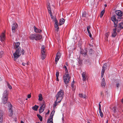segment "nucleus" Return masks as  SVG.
<instances>
[{
  "label": "nucleus",
  "mask_w": 123,
  "mask_h": 123,
  "mask_svg": "<svg viewBox=\"0 0 123 123\" xmlns=\"http://www.w3.org/2000/svg\"><path fill=\"white\" fill-rule=\"evenodd\" d=\"M115 13L117 15H114L111 17V20L114 23L115 27H117L118 22L121 20L123 15V12L119 10L116 11Z\"/></svg>",
  "instance_id": "obj_1"
},
{
  "label": "nucleus",
  "mask_w": 123,
  "mask_h": 123,
  "mask_svg": "<svg viewBox=\"0 0 123 123\" xmlns=\"http://www.w3.org/2000/svg\"><path fill=\"white\" fill-rule=\"evenodd\" d=\"M63 95L64 92L63 90H60L55 96L57 100H59L60 101H61L63 98Z\"/></svg>",
  "instance_id": "obj_2"
},
{
  "label": "nucleus",
  "mask_w": 123,
  "mask_h": 123,
  "mask_svg": "<svg viewBox=\"0 0 123 123\" xmlns=\"http://www.w3.org/2000/svg\"><path fill=\"white\" fill-rule=\"evenodd\" d=\"M42 38V36L40 35L34 34L31 35L30 37V39L31 40H37L41 39Z\"/></svg>",
  "instance_id": "obj_3"
},
{
  "label": "nucleus",
  "mask_w": 123,
  "mask_h": 123,
  "mask_svg": "<svg viewBox=\"0 0 123 123\" xmlns=\"http://www.w3.org/2000/svg\"><path fill=\"white\" fill-rule=\"evenodd\" d=\"M21 51L20 48H18L17 49L13 54V56L14 57V60H15L18 58L21 55L20 52Z\"/></svg>",
  "instance_id": "obj_4"
},
{
  "label": "nucleus",
  "mask_w": 123,
  "mask_h": 123,
  "mask_svg": "<svg viewBox=\"0 0 123 123\" xmlns=\"http://www.w3.org/2000/svg\"><path fill=\"white\" fill-rule=\"evenodd\" d=\"M45 51L46 50L45 49L44 46L43 45L41 48V58L43 60L45 59L46 57Z\"/></svg>",
  "instance_id": "obj_5"
},
{
  "label": "nucleus",
  "mask_w": 123,
  "mask_h": 123,
  "mask_svg": "<svg viewBox=\"0 0 123 123\" xmlns=\"http://www.w3.org/2000/svg\"><path fill=\"white\" fill-rule=\"evenodd\" d=\"M8 104L9 105L8 107H9V110L8 115L9 116L11 117L12 115L13 112V111L12 109V105L10 103H8Z\"/></svg>",
  "instance_id": "obj_6"
},
{
  "label": "nucleus",
  "mask_w": 123,
  "mask_h": 123,
  "mask_svg": "<svg viewBox=\"0 0 123 123\" xmlns=\"http://www.w3.org/2000/svg\"><path fill=\"white\" fill-rule=\"evenodd\" d=\"M18 26V25L16 23H15L12 25V30L13 33L15 32V30L17 28Z\"/></svg>",
  "instance_id": "obj_7"
},
{
  "label": "nucleus",
  "mask_w": 123,
  "mask_h": 123,
  "mask_svg": "<svg viewBox=\"0 0 123 123\" xmlns=\"http://www.w3.org/2000/svg\"><path fill=\"white\" fill-rule=\"evenodd\" d=\"M61 56V54L60 52H58L56 54L55 59L56 64H57L58 61L60 58Z\"/></svg>",
  "instance_id": "obj_8"
},
{
  "label": "nucleus",
  "mask_w": 123,
  "mask_h": 123,
  "mask_svg": "<svg viewBox=\"0 0 123 123\" xmlns=\"http://www.w3.org/2000/svg\"><path fill=\"white\" fill-rule=\"evenodd\" d=\"M5 40V32H3L0 36V40L3 43Z\"/></svg>",
  "instance_id": "obj_9"
},
{
  "label": "nucleus",
  "mask_w": 123,
  "mask_h": 123,
  "mask_svg": "<svg viewBox=\"0 0 123 123\" xmlns=\"http://www.w3.org/2000/svg\"><path fill=\"white\" fill-rule=\"evenodd\" d=\"M87 50L86 49L84 50H80V53L81 54H82L84 56H85L87 55Z\"/></svg>",
  "instance_id": "obj_10"
},
{
  "label": "nucleus",
  "mask_w": 123,
  "mask_h": 123,
  "mask_svg": "<svg viewBox=\"0 0 123 123\" xmlns=\"http://www.w3.org/2000/svg\"><path fill=\"white\" fill-rule=\"evenodd\" d=\"M116 27H115L113 30V32L112 33L111 36L112 37H115L117 35V33L116 32L117 29L116 28Z\"/></svg>",
  "instance_id": "obj_11"
},
{
  "label": "nucleus",
  "mask_w": 123,
  "mask_h": 123,
  "mask_svg": "<svg viewBox=\"0 0 123 123\" xmlns=\"http://www.w3.org/2000/svg\"><path fill=\"white\" fill-rule=\"evenodd\" d=\"M81 75L83 78V80L84 81H85L86 80V78L87 77L86 73L85 72H83Z\"/></svg>",
  "instance_id": "obj_12"
},
{
  "label": "nucleus",
  "mask_w": 123,
  "mask_h": 123,
  "mask_svg": "<svg viewBox=\"0 0 123 123\" xmlns=\"http://www.w3.org/2000/svg\"><path fill=\"white\" fill-rule=\"evenodd\" d=\"M34 31L36 33H40L42 32V30L40 29L37 28L35 26H34Z\"/></svg>",
  "instance_id": "obj_13"
},
{
  "label": "nucleus",
  "mask_w": 123,
  "mask_h": 123,
  "mask_svg": "<svg viewBox=\"0 0 123 123\" xmlns=\"http://www.w3.org/2000/svg\"><path fill=\"white\" fill-rule=\"evenodd\" d=\"M106 66H105L104 65V66L102 68V69L101 72V78H102L104 76V74L105 73V68L106 67Z\"/></svg>",
  "instance_id": "obj_14"
},
{
  "label": "nucleus",
  "mask_w": 123,
  "mask_h": 123,
  "mask_svg": "<svg viewBox=\"0 0 123 123\" xmlns=\"http://www.w3.org/2000/svg\"><path fill=\"white\" fill-rule=\"evenodd\" d=\"M8 94V91L7 90H5L3 94V97H4L5 98H7Z\"/></svg>",
  "instance_id": "obj_15"
},
{
  "label": "nucleus",
  "mask_w": 123,
  "mask_h": 123,
  "mask_svg": "<svg viewBox=\"0 0 123 123\" xmlns=\"http://www.w3.org/2000/svg\"><path fill=\"white\" fill-rule=\"evenodd\" d=\"M101 85V86L103 87H105V79L104 78H103L102 80Z\"/></svg>",
  "instance_id": "obj_16"
},
{
  "label": "nucleus",
  "mask_w": 123,
  "mask_h": 123,
  "mask_svg": "<svg viewBox=\"0 0 123 123\" xmlns=\"http://www.w3.org/2000/svg\"><path fill=\"white\" fill-rule=\"evenodd\" d=\"M63 79L64 82L66 85V86L67 87L68 85V84L69 81L70 79H68L65 78H63Z\"/></svg>",
  "instance_id": "obj_17"
},
{
  "label": "nucleus",
  "mask_w": 123,
  "mask_h": 123,
  "mask_svg": "<svg viewBox=\"0 0 123 123\" xmlns=\"http://www.w3.org/2000/svg\"><path fill=\"white\" fill-rule=\"evenodd\" d=\"M3 113L2 111L0 110V123L3 122Z\"/></svg>",
  "instance_id": "obj_18"
},
{
  "label": "nucleus",
  "mask_w": 123,
  "mask_h": 123,
  "mask_svg": "<svg viewBox=\"0 0 123 123\" xmlns=\"http://www.w3.org/2000/svg\"><path fill=\"white\" fill-rule=\"evenodd\" d=\"M61 101H60L59 100H56L54 102V104L53 105V107L54 108L56 107V106L58 105V104L61 102Z\"/></svg>",
  "instance_id": "obj_19"
},
{
  "label": "nucleus",
  "mask_w": 123,
  "mask_h": 123,
  "mask_svg": "<svg viewBox=\"0 0 123 123\" xmlns=\"http://www.w3.org/2000/svg\"><path fill=\"white\" fill-rule=\"evenodd\" d=\"M63 78H65L68 79H70V77L69 74L65 73L63 75Z\"/></svg>",
  "instance_id": "obj_20"
},
{
  "label": "nucleus",
  "mask_w": 123,
  "mask_h": 123,
  "mask_svg": "<svg viewBox=\"0 0 123 123\" xmlns=\"http://www.w3.org/2000/svg\"><path fill=\"white\" fill-rule=\"evenodd\" d=\"M65 21V20L64 19L62 18L60 19L59 22V24L60 25H61L63 24L64 23Z\"/></svg>",
  "instance_id": "obj_21"
},
{
  "label": "nucleus",
  "mask_w": 123,
  "mask_h": 123,
  "mask_svg": "<svg viewBox=\"0 0 123 123\" xmlns=\"http://www.w3.org/2000/svg\"><path fill=\"white\" fill-rule=\"evenodd\" d=\"M7 98H5L3 97L2 99V102L4 104L6 103L7 102Z\"/></svg>",
  "instance_id": "obj_22"
},
{
  "label": "nucleus",
  "mask_w": 123,
  "mask_h": 123,
  "mask_svg": "<svg viewBox=\"0 0 123 123\" xmlns=\"http://www.w3.org/2000/svg\"><path fill=\"white\" fill-rule=\"evenodd\" d=\"M79 96L80 97L82 98L86 99L87 98V96H86V95L84 94H79Z\"/></svg>",
  "instance_id": "obj_23"
},
{
  "label": "nucleus",
  "mask_w": 123,
  "mask_h": 123,
  "mask_svg": "<svg viewBox=\"0 0 123 123\" xmlns=\"http://www.w3.org/2000/svg\"><path fill=\"white\" fill-rule=\"evenodd\" d=\"M14 47L15 48H18H18H20L19 47V45H20V43L19 42H17L16 43H14Z\"/></svg>",
  "instance_id": "obj_24"
},
{
  "label": "nucleus",
  "mask_w": 123,
  "mask_h": 123,
  "mask_svg": "<svg viewBox=\"0 0 123 123\" xmlns=\"http://www.w3.org/2000/svg\"><path fill=\"white\" fill-rule=\"evenodd\" d=\"M50 14V15L53 21H54V22L55 21H56L57 20L56 18V16H53L51 13Z\"/></svg>",
  "instance_id": "obj_25"
},
{
  "label": "nucleus",
  "mask_w": 123,
  "mask_h": 123,
  "mask_svg": "<svg viewBox=\"0 0 123 123\" xmlns=\"http://www.w3.org/2000/svg\"><path fill=\"white\" fill-rule=\"evenodd\" d=\"M55 22V28H56L58 29H59L58 27V21L57 20L54 22Z\"/></svg>",
  "instance_id": "obj_26"
},
{
  "label": "nucleus",
  "mask_w": 123,
  "mask_h": 123,
  "mask_svg": "<svg viewBox=\"0 0 123 123\" xmlns=\"http://www.w3.org/2000/svg\"><path fill=\"white\" fill-rule=\"evenodd\" d=\"M118 27L120 29H123V22L120 23L118 26Z\"/></svg>",
  "instance_id": "obj_27"
},
{
  "label": "nucleus",
  "mask_w": 123,
  "mask_h": 123,
  "mask_svg": "<svg viewBox=\"0 0 123 123\" xmlns=\"http://www.w3.org/2000/svg\"><path fill=\"white\" fill-rule=\"evenodd\" d=\"M38 100L39 101H41L42 100L43 98L42 97V95L41 94H40L38 95Z\"/></svg>",
  "instance_id": "obj_28"
},
{
  "label": "nucleus",
  "mask_w": 123,
  "mask_h": 123,
  "mask_svg": "<svg viewBox=\"0 0 123 123\" xmlns=\"http://www.w3.org/2000/svg\"><path fill=\"white\" fill-rule=\"evenodd\" d=\"M45 107V102H44L42 103L41 104V105L40 106V109H41V108L44 109Z\"/></svg>",
  "instance_id": "obj_29"
},
{
  "label": "nucleus",
  "mask_w": 123,
  "mask_h": 123,
  "mask_svg": "<svg viewBox=\"0 0 123 123\" xmlns=\"http://www.w3.org/2000/svg\"><path fill=\"white\" fill-rule=\"evenodd\" d=\"M39 107V106L36 105H35L34 106H33L32 109L36 111Z\"/></svg>",
  "instance_id": "obj_30"
},
{
  "label": "nucleus",
  "mask_w": 123,
  "mask_h": 123,
  "mask_svg": "<svg viewBox=\"0 0 123 123\" xmlns=\"http://www.w3.org/2000/svg\"><path fill=\"white\" fill-rule=\"evenodd\" d=\"M47 8L48 12L49 13V14H50L51 13H52L51 7L49 5H48V6Z\"/></svg>",
  "instance_id": "obj_31"
},
{
  "label": "nucleus",
  "mask_w": 123,
  "mask_h": 123,
  "mask_svg": "<svg viewBox=\"0 0 123 123\" xmlns=\"http://www.w3.org/2000/svg\"><path fill=\"white\" fill-rule=\"evenodd\" d=\"M105 11L104 10H103L101 11L100 14V17L101 18L103 16L105 13Z\"/></svg>",
  "instance_id": "obj_32"
},
{
  "label": "nucleus",
  "mask_w": 123,
  "mask_h": 123,
  "mask_svg": "<svg viewBox=\"0 0 123 123\" xmlns=\"http://www.w3.org/2000/svg\"><path fill=\"white\" fill-rule=\"evenodd\" d=\"M99 111L100 116L101 117H103L104 115L103 113L101 111V110H99Z\"/></svg>",
  "instance_id": "obj_33"
},
{
  "label": "nucleus",
  "mask_w": 123,
  "mask_h": 123,
  "mask_svg": "<svg viewBox=\"0 0 123 123\" xmlns=\"http://www.w3.org/2000/svg\"><path fill=\"white\" fill-rule=\"evenodd\" d=\"M37 116L39 119L40 121H42L43 120L42 117L39 114H38L37 115Z\"/></svg>",
  "instance_id": "obj_34"
},
{
  "label": "nucleus",
  "mask_w": 123,
  "mask_h": 123,
  "mask_svg": "<svg viewBox=\"0 0 123 123\" xmlns=\"http://www.w3.org/2000/svg\"><path fill=\"white\" fill-rule=\"evenodd\" d=\"M109 35V32H108L106 33L105 34V37L106 39H107L108 38Z\"/></svg>",
  "instance_id": "obj_35"
},
{
  "label": "nucleus",
  "mask_w": 123,
  "mask_h": 123,
  "mask_svg": "<svg viewBox=\"0 0 123 123\" xmlns=\"http://www.w3.org/2000/svg\"><path fill=\"white\" fill-rule=\"evenodd\" d=\"M7 86L8 87V88L10 89H12V86L9 84V83L8 82H7Z\"/></svg>",
  "instance_id": "obj_36"
},
{
  "label": "nucleus",
  "mask_w": 123,
  "mask_h": 123,
  "mask_svg": "<svg viewBox=\"0 0 123 123\" xmlns=\"http://www.w3.org/2000/svg\"><path fill=\"white\" fill-rule=\"evenodd\" d=\"M91 26L90 25H88L87 27V30L88 32H90L89 30L90 29Z\"/></svg>",
  "instance_id": "obj_37"
},
{
  "label": "nucleus",
  "mask_w": 123,
  "mask_h": 123,
  "mask_svg": "<svg viewBox=\"0 0 123 123\" xmlns=\"http://www.w3.org/2000/svg\"><path fill=\"white\" fill-rule=\"evenodd\" d=\"M4 53L3 51H1L0 52V58H1L3 55H4Z\"/></svg>",
  "instance_id": "obj_38"
},
{
  "label": "nucleus",
  "mask_w": 123,
  "mask_h": 123,
  "mask_svg": "<svg viewBox=\"0 0 123 123\" xmlns=\"http://www.w3.org/2000/svg\"><path fill=\"white\" fill-rule=\"evenodd\" d=\"M44 108H41L40 109V108L39 110V111L40 113H41L43 112L44 110Z\"/></svg>",
  "instance_id": "obj_39"
},
{
  "label": "nucleus",
  "mask_w": 123,
  "mask_h": 123,
  "mask_svg": "<svg viewBox=\"0 0 123 123\" xmlns=\"http://www.w3.org/2000/svg\"><path fill=\"white\" fill-rule=\"evenodd\" d=\"M86 12H84L82 13V16L83 17H86Z\"/></svg>",
  "instance_id": "obj_40"
},
{
  "label": "nucleus",
  "mask_w": 123,
  "mask_h": 123,
  "mask_svg": "<svg viewBox=\"0 0 123 123\" xmlns=\"http://www.w3.org/2000/svg\"><path fill=\"white\" fill-rule=\"evenodd\" d=\"M54 112H55V111H54L53 113L52 114V115H51L50 116L49 118V120H52V118L53 117V116L54 115Z\"/></svg>",
  "instance_id": "obj_41"
},
{
  "label": "nucleus",
  "mask_w": 123,
  "mask_h": 123,
  "mask_svg": "<svg viewBox=\"0 0 123 123\" xmlns=\"http://www.w3.org/2000/svg\"><path fill=\"white\" fill-rule=\"evenodd\" d=\"M93 50L92 49H90L89 53L90 54H93Z\"/></svg>",
  "instance_id": "obj_42"
},
{
  "label": "nucleus",
  "mask_w": 123,
  "mask_h": 123,
  "mask_svg": "<svg viewBox=\"0 0 123 123\" xmlns=\"http://www.w3.org/2000/svg\"><path fill=\"white\" fill-rule=\"evenodd\" d=\"M74 80L72 82L71 84V86L73 88L74 87Z\"/></svg>",
  "instance_id": "obj_43"
},
{
  "label": "nucleus",
  "mask_w": 123,
  "mask_h": 123,
  "mask_svg": "<svg viewBox=\"0 0 123 123\" xmlns=\"http://www.w3.org/2000/svg\"><path fill=\"white\" fill-rule=\"evenodd\" d=\"M56 77H59V72H56Z\"/></svg>",
  "instance_id": "obj_44"
},
{
  "label": "nucleus",
  "mask_w": 123,
  "mask_h": 123,
  "mask_svg": "<svg viewBox=\"0 0 123 123\" xmlns=\"http://www.w3.org/2000/svg\"><path fill=\"white\" fill-rule=\"evenodd\" d=\"M49 119H48V123H53V121L52 120H50Z\"/></svg>",
  "instance_id": "obj_45"
},
{
  "label": "nucleus",
  "mask_w": 123,
  "mask_h": 123,
  "mask_svg": "<svg viewBox=\"0 0 123 123\" xmlns=\"http://www.w3.org/2000/svg\"><path fill=\"white\" fill-rule=\"evenodd\" d=\"M101 102H100L99 103V110H101V105L100 104V103H101Z\"/></svg>",
  "instance_id": "obj_46"
},
{
  "label": "nucleus",
  "mask_w": 123,
  "mask_h": 123,
  "mask_svg": "<svg viewBox=\"0 0 123 123\" xmlns=\"http://www.w3.org/2000/svg\"><path fill=\"white\" fill-rule=\"evenodd\" d=\"M89 34V37L90 38L92 37V35L91 34V33L90 32H88Z\"/></svg>",
  "instance_id": "obj_47"
},
{
  "label": "nucleus",
  "mask_w": 123,
  "mask_h": 123,
  "mask_svg": "<svg viewBox=\"0 0 123 123\" xmlns=\"http://www.w3.org/2000/svg\"><path fill=\"white\" fill-rule=\"evenodd\" d=\"M65 71L66 72L65 73L69 74L67 69V68L66 69H65Z\"/></svg>",
  "instance_id": "obj_48"
},
{
  "label": "nucleus",
  "mask_w": 123,
  "mask_h": 123,
  "mask_svg": "<svg viewBox=\"0 0 123 123\" xmlns=\"http://www.w3.org/2000/svg\"><path fill=\"white\" fill-rule=\"evenodd\" d=\"M25 53V51L23 49H22V54L23 55L24 54V53Z\"/></svg>",
  "instance_id": "obj_49"
},
{
  "label": "nucleus",
  "mask_w": 123,
  "mask_h": 123,
  "mask_svg": "<svg viewBox=\"0 0 123 123\" xmlns=\"http://www.w3.org/2000/svg\"><path fill=\"white\" fill-rule=\"evenodd\" d=\"M31 97V95H30V94H28V96H27V97L28 98H30Z\"/></svg>",
  "instance_id": "obj_50"
},
{
  "label": "nucleus",
  "mask_w": 123,
  "mask_h": 123,
  "mask_svg": "<svg viewBox=\"0 0 123 123\" xmlns=\"http://www.w3.org/2000/svg\"><path fill=\"white\" fill-rule=\"evenodd\" d=\"M100 94L101 96L104 95L103 92H100Z\"/></svg>",
  "instance_id": "obj_51"
},
{
  "label": "nucleus",
  "mask_w": 123,
  "mask_h": 123,
  "mask_svg": "<svg viewBox=\"0 0 123 123\" xmlns=\"http://www.w3.org/2000/svg\"><path fill=\"white\" fill-rule=\"evenodd\" d=\"M121 29H118L117 30V32H119L120 31Z\"/></svg>",
  "instance_id": "obj_52"
},
{
  "label": "nucleus",
  "mask_w": 123,
  "mask_h": 123,
  "mask_svg": "<svg viewBox=\"0 0 123 123\" xmlns=\"http://www.w3.org/2000/svg\"><path fill=\"white\" fill-rule=\"evenodd\" d=\"M119 84L118 83L116 85L117 87V88H118L119 87Z\"/></svg>",
  "instance_id": "obj_53"
},
{
  "label": "nucleus",
  "mask_w": 123,
  "mask_h": 123,
  "mask_svg": "<svg viewBox=\"0 0 123 123\" xmlns=\"http://www.w3.org/2000/svg\"><path fill=\"white\" fill-rule=\"evenodd\" d=\"M22 65H23V66H25V63L23 62L22 63Z\"/></svg>",
  "instance_id": "obj_54"
},
{
  "label": "nucleus",
  "mask_w": 123,
  "mask_h": 123,
  "mask_svg": "<svg viewBox=\"0 0 123 123\" xmlns=\"http://www.w3.org/2000/svg\"><path fill=\"white\" fill-rule=\"evenodd\" d=\"M113 111L114 112H115L116 111V108H113Z\"/></svg>",
  "instance_id": "obj_55"
},
{
  "label": "nucleus",
  "mask_w": 123,
  "mask_h": 123,
  "mask_svg": "<svg viewBox=\"0 0 123 123\" xmlns=\"http://www.w3.org/2000/svg\"><path fill=\"white\" fill-rule=\"evenodd\" d=\"M56 80L57 81H59V79H58V77H56Z\"/></svg>",
  "instance_id": "obj_56"
},
{
  "label": "nucleus",
  "mask_w": 123,
  "mask_h": 123,
  "mask_svg": "<svg viewBox=\"0 0 123 123\" xmlns=\"http://www.w3.org/2000/svg\"><path fill=\"white\" fill-rule=\"evenodd\" d=\"M63 68H65V69H66L67 68V67L66 66H64L63 67Z\"/></svg>",
  "instance_id": "obj_57"
},
{
  "label": "nucleus",
  "mask_w": 123,
  "mask_h": 123,
  "mask_svg": "<svg viewBox=\"0 0 123 123\" xmlns=\"http://www.w3.org/2000/svg\"><path fill=\"white\" fill-rule=\"evenodd\" d=\"M66 64L67 66H68V62H66Z\"/></svg>",
  "instance_id": "obj_58"
},
{
  "label": "nucleus",
  "mask_w": 123,
  "mask_h": 123,
  "mask_svg": "<svg viewBox=\"0 0 123 123\" xmlns=\"http://www.w3.org/2000/svg\"><path fill=\"white\" fill-rule=\"evenodd\" d=\"M106 65H107V63H105L104 65L106 67Z\"/></svg>",
  "instance_id": "obj_59"
},
{
  "label": "nucleus",
  "mask_w": 123,
  "mask_h": 123,
  "mask_svg": "<svg viewBox=\"0 0 123 123\" xmlns=\"http://www.w3.org/2000/svg\"><path fill=\"white\" fill-rule=\"evenodd\" d=\"M106 65H107V63H105L104 65L106 67Z\"/></svg>",
  "instance_id": "obj_60"
},
{
  "label": "nucleus",
  "mask_w": 123,
  "mask_h": 123,
  "mask_svg": "<svg viewBox=\"0 0 123 123\" xmlns=\"http://www.w3.org/2000/svg\"><path fill=\"white\" fill-rule=\"evenodd\" d=\"M21 123H24L23 121H21Z\"/></svg>",
  "instance_id": "obj_61"
},
{
  "label": "nucleus",
  "mask_w": 123,
  "mask_h": 123,
  "mask_svg": "<svg viewBox=\"0 0 123 123\" xmlns=\"http://www.w3.org/2000/svg\"><path fill=\"white\" fill-rule=\"evenodd\" d=\"M49 110L47 114H49Z\"/></svg>",
  "instance_id": "obj_62"
},
{
  "label": "nucleus",
  "mask_w": 123,
  "mask_h": 123,
  "mask_svg": "<svg viewBox=\"0 0 123 123\" xmlns=\"http://www.w3.org/2000/svg\"><path fill=\"white\" fill-rule=\"evenodd\" d=\"M105 7H106L107 6V5L106 4H105Z\"/></svg>",
  "instance_id": "obj_63"
},
{
  "label": "nucleus",
  "mask_w": 123,
  "mask_h": 123,
  "mask_svg": "<svg viewBox=\"0 0 123 123\" xmlns=\"http://www.w3.org/2000/svg\"><path fill=\"white\" fill-rule=\"evenodd\" d=\"M122 102L123 103V98L122 99Z\"/></svg>",
  "instance_id": "obj_64"
}]
</instances>
